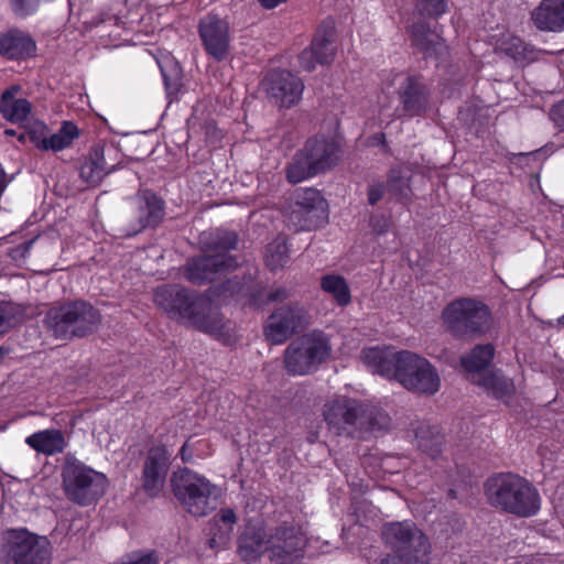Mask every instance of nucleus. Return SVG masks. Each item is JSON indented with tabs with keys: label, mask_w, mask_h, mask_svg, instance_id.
Wrapping results in <instances>:
<instances>
[{
	"label": "nucleus",
	"mask_w": 564,
	"mask_h": 564,
	"mask_svg": "<svg viewBox=\"0 0 564 564\" xmlns=\"http://www.w3.org/2000/svg\"><path fill=\"white\" fill-rule=\"evenodd\" d=\"M153 302L169 319L205 334L224 328L220 310L203 292L181 284H163L153 292Z\"/></svg>",
	"instance_id": "f257e3e1"
},
{
	"label": "nucleus",
	"mask_w": 564,
	"mask_h": 564,
	"mask_svg": "<svg viewBox=\"0 0 564 564\" xmlns=\"http://www.w3.org/2000/svg\"><path fill=\"white\" fill-rule=\"evenodd\" d=\"M362 360L373 373L395 379L410 391L432 395L440 389L437 371L426 358L415 352L369 347L364 349Z\"/></svg>",
	"instance_id": "f03ea898"
},
{
	"label": "nucleus",
	"mask_w": 564,
	"mask_h": 564,
	"mask_svg": "<svg viewBox=\"0 0 564 564\" xmlns=\"http://www.w3.org/2000/svg\"><path fill=\"white\" fill-rule=\"evenodd\" d=\"M485 492L491 506L516 514L529 518L540 510V495L525 478L500 473L489 477L485 484Z\"/></svg>",
	"instance_id": "7ed1b4c3"
},
{
	"label": "nucleus",
	"mask_w": 564,
	"mask_h": 564,
	"mask_svg": "<svg viewBox=\"0 0 564 564\" xmlns=\"http://www.w3.org/2000/svg\"><path fill=\"white\" fill-rule=\"evenodd\" d=\"M343 155V148L333 137L317 134L308 138L285 167L289 183L297 184L333 170Z\"/></svg>",
	"instance_id": "20e7f679"
},
{
	"label": "nucleus",
	"mask_w": 564,
	"mask_h": 564,
	"mask_svg": "<svg viewBox=\"0 0 564 564\" xmlns=\"http://www.w3.org/2000/svg\"><path fill=\"white\" fill-rule=\"evenodd\" d=\"M381 540L393 553L386 554L378 564H429V538L413 521L384 523L381 528Z\"/></svg>",
	"instance_id": "39448f33"
},
{
	"label": "nucleus",
	"mask_w": 564,
	"mask_h": 564,
	"mask_svg": "<svg viewBox=\"0 0 564 564\" xmlns=\"http://www.w3.org/2000/svg\"><path fill=\"white\" fill-rule=\"evenodd\" d=\"M446 330L457 339L481 337L491 329L492 314L489 306L475 297H458L442 312Z\"/></svg>",
	"instance_id": "423d86ee"
},
{
	"label": "nucleus",
	"mask_w": 564,
	"mask_h": 564,
	"mask_svg": "<svg viewBox=\"0 0 564 564\" xmlns=\"http://www.w3.org/2000/svg\"><path fill=\"white\" fill-rule=\"evenodd\" d=\"M101 321L100 312L89 302L78 300L51 308L44 319L54 337L72 339L91 334Z\"/></svg>",
	"instance_id": "0eeeda50"
},
{
	"label": "nucleus",
	"mask_w": 564,
	"mask_h": 564,
	"mask_svg": "<svg viewBox=\"0 0 564 564\" xmlns=\"http://www.w3.org/2000/svg\"><path fill=\"white\" fill-rule=\"evenodd\" d=\"M332 354L328 336L313 330L293 339L283 355V364L290 376H306L318 370Z\"/></svg>",
	"instance_id": "6e6552de"
},
{
	"label": "nucleus",
	"mask_w": 564,
	"mask_h": 564,
	"mask_svg": "<svg viewBox=\"0 0 564 564\" xmlns=\"http://www.w3.org/2000/svg\"><path fill=\"white\" fill-rule=\"evenodd\" d=\"M63 489L67 499L86 507L96 502L106 490L107 477L79 460L67 459L62 469Z\"/></svg>",
	"instance_id": "1a4fd4ad"
},
{
	"label": "nucleus",
	"mask_w": 564,
	"mask_h": 564,
	"mask_svg": "<svg viewBox=\"0 0 564 564\" xmlns=\"http://www.w3.org/2000/svg\"><path fill=\"white\" fill-rule=\"evenodd\" d=\"M171 487L175 498L188 513L202 517L208 512L209 499L216 486L205 476L183 467L173 473Z\"/></svg>",
	"instance_id": "9d476101"
},
{
	"label": "nucleus",
	"mask_w": 564,
	"mask_h": 564,
	"mask_svg": "<svg viewBox=\"0 0 564 564\" xmlns=\"http://www.w3.org/2000/svg\"><path fill=\"white\" fill-rule=\"evenodd\" d=\"M399 118L423 117L431 104L432 89L422 74H408L399 82L395 90Z\"/></svg>",
	"instance_id": "9b49d317"
},
{
	"label": "nucleus",
	"mask_w": 564,
	"mask_h": 564,
	"mask_svg": "<svg viewBox=\"0 0 564 564\" xmlns=\"http://www.w3.org/2000/svg\"><path fill=\"white\" fill-rule=\"evenodd\" d=\"M237 267V258H223L203 252L186 260L182 268V274L188 283L203 286L215 282Z\"/></svg>",
	"instance_id": "f8f14e48"
},
{
	"label": "nucleus",
	"mask_w": 564,
	"mask_h": 564,
	"mask_svg": "<svg viewBox=\"0 0 564 564\" xmlns=\"http://www.w3.org/2000/svg\"><path fill=\"white\" fill-rule=\"evenodd\" d=\"M268 99L280 108H291L302 99L304 84L286 69H270L261 80Z\"/></svg>",
	"instance_id": "ddd939ff"
},
{
	"label": "nucleus",
	"mask_w": 564,
	"mask_h": 564,
	"mask_svg": "<svg viewBox=\"0 0 564 564\" xmlns=\"http://www.w3.org/2000/svg\"><path fill=\"white\" fill-rule=\"evenodd\" d=\"M305 538L292 523L283 522L268 536L269 558L274 564H293L303 555Z\"/></svg>",
	"instance_id": "4468645a"
},
{
	"label": "nucleus",
	"mask_w": 564,
	"mask_h": 564,
	"mask_svg": "<svg viewBox=\"0 0 564 564\" xmlns=\"http://www.w3.org/2000/svg\"><path fill=\"white\" fill-rule=\"evenodd\" d=\"M305 311L299 303L275 308L263 327V335L271 345H282L303 328Z\"/></svg>",
	"instance_id": "2eb2a0df"
},
{
	"label": "nucleus",
	"mask_w": 564,
	"mask_h": 564,
	"mask_svg": "<svg viewBox=\"0 0 564 564\" xmlns=\"http://www.w3.org/2000/svg\"><path fill=\"white\" fill-rule=\"evenodd\" d=\"M166 215L165 200L153 189L141 188L134 196V220L127 236H135L145 229H155Z\"/></svg>",
	"instance_id": "dca6fc26"
},
{
	"label": "nucleus",
	"mask_w": 564,
	"mask_h": 564,
	"mask_svg": "<svg viewBox=\"0 0 564 564\" xmlns=\"http://www.w3.org/2000/svg\"><path fill=\"white\" fill-rule=\"evenodd\" d=\"M336 29L333 19H325L316 29L311 45L299 55L300 66L312 72L316 65H329L335 57Z\"/></svg>",
	"instance_id": "f3484780"
},
{
	"label": "nucleus",
	"mask_w": 564,
	"mask_h": 564,
	"mask_svg": "<svg viewBox=\"0 0 564 564\" xmlns=\"http://www.w3.org/2000/svg\"><path fill=\"white\" fill-rule=\"evenodd\" d=\"M323 415L328 429L336 435L352 436L364 415L362 402L340 397L325 404Z\"/></svg>",
	"instance_id": "a211bd4d"
},
{
	"label": "nucleus",
	"mask_w": 564,
	"mask_h": 564,
	"mask_svg": "<svg viewBox=\"0 0 564 564\" xmlns=\"http://www.w3.org/2000/svg\"><path fill=\"white\" fill-rule=\"evenodd\" d=\"M326 218V202L319 191L313 187L296 191V200L290 215V221L296 228L312 230Z\"/></svg>",
	"instance_id": "6ab92c4d"
},
{
	"label": "nucleus",
	"mask_w": 564,
	"mask_h": 564,
	"mask_svg": "<svg viewBox=\"0 0 564 564\" xmlns=\"http://www.w3.org/2000/svg\"><path fill=\"white\" fill-rule=\"evenodd\" d=\"M171 466V453L163 444L148 449L141 471V482L149 498H158L163 491Z\"/></svg>",
	"instance_id": "aec40b11"
},
{
	"label": "nucleus",
	"mask_w": 564,
	"mask_h": 564,
	"mask_svg": "<svg viewBox=\"0 0 564 564\" xmlns=\"http://www.w3.org/2000/svg\"><path fill=\"white\" fill-rule=\"evenodd\" d=\"M198 34L202 45L216 62L225 61L230 51L229 23L218 14L208 13L199 20Z\"/></svg>",
	"instance_id": "412c9836"
},
{
	"label": "nucleus",
	"mask_w": 564,
	"mask_h": 564,
	"mask_svg": "<svg viewBox=\"0 0 564 564\" xmlns=\"http://www.w3.org/2000/svg\"><path fill=\"white\" fill-rule=\"evenodd\" d=\"M1 564H35V535L26 529L7 530L1 538Z\"/></svg>",
	"instance_id": "4be33fe9"
},
{
	"label": "nucleus",
	"mask_w": 564,
	"mask_h": 564,
	"mask_svg": "<svg viewBox=\"0 0 564 564\" xmlns=\"http://www.w3.org/2000/svg\"><path fill=\"white\" fill-rule=\"evenodd\" d=\"M105 147L95 144L79 163V176L89 186H97L116 170V164H109L105 158Z\"/></svg>",
	"instance_id": "5701e85b"
},
{
	"label": "nucleus",
	"mask_w": 564,
	"mask_h": 564,
	"mask_svg": "<svg viewBox=\"0 0 564 564\" xmlns=\"http://www.w3.org/2000/svg\"><path fill=\"white\" fill-rule=\"evenodd\" d=\"M531 21L542 32L564 31V0H542L532 10Z\"/></svg>",
	"instance_id": "b1692460"
},
{
	"label": "nucleus",
	"mask_w": 564,
	"mask_h": 564,
	"mask_svg": "<svg viewBox=\"0 0 564 564\" xmlns=\"http://www.w3.org/2000/svg\"><path fill=\"white\" fill-rule=\"evenodd\" d=\"M497 50L522 66L536 62L542 53L534 45L513 34L502 35L497 42Z\"/></svg>",
	"instance_id": "393cba45"
},
{
	"label": "nucleus",
	"mask_w": 564,
	"mask_h": 564,
	"mask_svg": "<svg viewBox=\"0 0 564 564\" xmlns=\"http://www.w3.org/2000/svg\"><path fill=\"white\" fill-rule=\"evenodd\" d=\"M268 538L260 527L249 525L238 538L237 553L243 562L257 561L267 549Z\"/></svg>",
	"instance_id": "a878e982"
},
{
	"label": "nucleus",
	"mask_w": 564,
	"mask_h": 564,
	"mask_svg": "<svg viewBox=\"0 0 564 564\" xmlns=\"http://www.w3.org/2000/svg\"><path fill=\"white\" fill-rule=\"evenodd\" d=\"M239 245V236L234 230L217 229L200 238V250L212 256H221L223 258H237L230 254Z\"/></svg>",
	"instance_id": "bb28decb"
},
{
	"label": "nucleus",
	"mask_w": 564,
	"mask_h": 564,
	"mask_svg": "<svg viewBox=\"0 0 564 564\" xmlns=\"http://www.w3.org/2000/svg\"><path fill=\"white\" fill-rule=\"evenodd\" d=\"M32 46L31 35L19 29L0 33V54L8 58H24L30 55Z\"/></svg>",
	"instance_id": "cd10ccee"
},
{
	"label": "nucleus",
	"mask_w": 564,
	"mask_h": 564,
	"mask_svg": "<svg viewBox=\"0 0 564 564\" xmlns=\"http://www.w3.org/2000/svg\"><path fill=\"white\" fill-rule=\"evenodd\" d=\"M495 357V347L492 344H478L468 354L460 357L463 370L469 375L479 378L491 365Z\"/></svg>",
	"instance_id": "c85d7f7f"
},
{
	"label": "nucleus",
	"mask_w": 564,
	"mask_h": 564,
	"mask_svg": "<svg viewBox=\"0 0 564 564\" xmlns=\"http://www.w3.org/2000/svg\"><path fill=\"white\" fill-rule=\"evenodd\" d=\"M80 130L76 123L69 120L62 122L57 132L43 137L41 140L37 138V150L59 152L73 145L74 140L78 139Z\"/></svg>",
	"instance_id": "c756f323"
},
{
	"label": "nucleus",
	"mask_w": 564,
	"mask_h": 564,
	"mask_svg": "<svg viewBox=\"0 0 564 564\" xmlns=\"http://www.w3.org/2000/svg\"><path fill=\"white\" fill-rule=\"evenodd\" d=\"M19 88L12 86L2 93L0 99V113L4 119L13 123H21L26 120L32 105L24 98H15Z\"/></svg>",
	"instance_id": "7c9ffc66"
},
{
	"label": "nucleus",
	"mask_w": 564,
	"mask_h": 564,
	"mask_svg": "<svg viewBox=\"0 0 564 564\" xmlns=\"http://www.w3.org/2000/svg\"><path fill=\"white\" fill-rule=\"evenodd\" d=\"M412 46L421 52L425 58L436 53L440 37L434 34L424 21L414 22L408 30Z\"/></svg>",
	"instance_id": "2f4dec72"
},
{
	"label": "nucleus",
	"mask_w": 564,
	"mask_h": 564,
	"mask_svg": "<svg viewBox=\"0 0 564 564\" xmlns=\"http://www.w3.org/2000/svg\"><path fill=\"white\" fill-rule=\"evenodd\" d=\"M474 382L496 399L509 398L514 392L513 381L497 371H486L479 378H474Z\"/></svg>",
	"instance_id": "473e14b6"
},
{
	"label": "nucleus",
	"mask_w": 564,
	"mask_h": 564,
	"mask_svg": "<svg viewBox=\"0 0 564 564\" xmlns=\"http://www.w3.org/2000/svg\"><path fill=\"white\" fill-rule=\"evenodd\" d=\"M321 289L333 296L339 306H347L351 302L350 289L344 276L326 274L321 279Z\"/></svg>",
	"instance_id": "72a5a7b5"
},
{
	"label": "nucleus",
	"mask_w": 564,
	"mask_h": 564,
	"mask_svg": "<svg viewBox=\"0 0 564 564\" xmlns=\"http://www.w3.org/2000/svg\"><path fill=\"white\" fill-rule=\"evenodd\" d=\"M290 259V249L284 239H275L265 248L264 263L271 271L275 272L285 267Z\"/></svg>",
	"instance_id": "f704fd0d"
},
{
	"label": "nucleus",
	"mask_w": 564,
	"mask_h": 564,
	"mask_svg": "<svg viewBox=\"0 0 564 564\" xmlns=\"http://www.w3.org/2000/svg\"><path fill=\"white\" fill-rule=\"evenodd\" d=\"M364 415L360 420L359 431H381L390 425L389 415L382 410L362 403Z\"/></svg>",
	"instance_id": "c9c22d12"
},
{
	"label": "nucleus",
	"mask_w": 564,
	"mask_h": 564,
	"mask_svg": "<svg viewBox=\"0 0 564 564\" xmlns=\"http://www.w3.org/2000/svg\"><path fill=\"white\" fill-rule=\"evenodd\" d=\"M65 446V438L59 430H45L37 432V453L53 455L62 453Z\"/></svg>",
	"instance_id": "e433bc0d"
},
{
	"label": "nucleus",
	"mask_w": 564,
	"mask_h": 564,
	"mask_svg": "<svg viewBox=\"0 0 564 564\" xmlns=\"http://www.w3.org/2000/svg\"><path fill=\"white\" fill-rule=\"evenodd\" d=\"M387 191L394 197V199L408 206L412 202V189L406 178L400 174L391 172L387 181Z\"/></svg>",
	"instance_id": "4c0bfd02"
},
{
	"label": "nucleus",
	"mask_w": 564,
	"mask_h": 564,
	"mask_svg": "<svg viewBox=\"0 0 564 564\" xmlns=\"http://www.w3.org/2000/svg\"><path fill=\"white\" fill-rule=\"evenodd\" d=\"M24 310L13 303H0V337L23 321Z\"/></svg>",
	"instance_id": "58836bf2"
},
{
	"label": "nucleus",
	"mask_w": 564,
	"mask_h": 564,
	"mask_svg": "<svg viewBox=\"0 0 564 564\" xmlns=\"http://www.w3.org/2000/svg\"><path fill=\"white\" fill-rule=\"evenodd\" d=\"M448 0H421L419 10L422 15L438 19L447 12Z\"/></svg>",
	"instance_id": "ea45409f"
},
{
	"label": "nucleus",
	"mask_w": 564,
	"mask_h": 564,
	"mask_svg": "<svg viewBox=\"0 0 564 564\" xmlns=\"http://www.w3.org/2000/svg\"><path fill=\"white\" fill-rule=\"evenodd\" d=\"M214 522V525L221 524L226 527V531L223 532V539L227 538L228 533H232L234 528L237 523V516L231 508H221L210 520Z\"/></svg>",
	"instance_id": "a19ab883"
},
{
	"label": "nucleus",
	"mask_w": 564,
	"mask_h": 564,
	"mask_svg": "<svg viewBox=\"0 0 564 564\" xmlns=\"http://www.w3.org/2000/svg\"><path fill=\"white\" fill-rule=\"evenodd\" d=\"M249 283H254V279L251 275H243L242 278L234 276L225 281L221 288L231 295L245 296Z\"/></svg>",
	"instance_id": "79ce46f5"
},
{
	"label": "nucleus",
	"mask_w": 564,
	"mask_h": 564,
	"mask_svg": "<svg viewBox=\"0 0 564 564\" xmlns=\"http://www.w3.org/2000/svg\"><path fill=\"white\" fill-rule=\"evenodd\" d=\"M226 527H223L221 524H219V527L217 525H214V522L213 521H209V524H208V545L210 549H214V550H221V549H225L230 539H231V534L232 533H228L227 538L223 539V532L226 531L225 529Z\"/></svg>",
	"instance_id": "37998d69"
},
{
	"label": "nucleus",
	"mask_w": 564,
	"mask_h": 564,
	"mask_svg": "<svg viewBox=\"0 0 564 564\" xmlns=\"http://www.w3.org/2000/svg\"><path fill=\"white\" fill-rule=\"evenodd\" d=\"M245 296L247 297L246 304L251 308L259 310L268 304L262 285H248Z\"/></svg>",
	"instance_id": "c03bdc74"
},
{
	"label": "nucleus",
	"mask_w": 564,
	"mask_h": 564,
	"mask_svg": "<svg viewBox=\"0 0 564 564\" xmlns=\"http://www.w3.org/2000/svg\"><path fill=\"white\" fill-rule=\"evenodd\" d=\"M161 74L163 77L165 90L169 96L177 95L181 90L182 83L180 72L177 69L173 70V74H167L163 67H161Z\"/></svg>",
	"instance_id": "a18cd8bd"
},
{
	"label": "nucleus",
	"mask_w": 564,
	"mask_h": 564,
	"mask_svg": "<svg viewBox=\"0 0 564 564\" xmlns=\"http://www.w3.org/2000/svg\"><path fill=\"white\" fill-rule=\"evenodd\" d=\"M416 437L419 438V447L427 453L432 457H436L442 452V440L441 437H434L431 441V444H427L423 436H421V432L416 433Z\"/></svg>",
	"instance_id": "49530a36"
},
{
	"label": "nucleus",
	"mask_w": 564,
	"mask_h": 564,
	"mask_svg": "<svg viewBox=\"0 0 564 564\" xmlns=\"http://www.w3.org/2000/svg\"><path fill=\"white\" fill-rule=\"evenodd\" d=\"M34 0H9L13 13L19 18H25L33 11Z\"/></svg>",
	"instance_id": "de8ad7c7"
},
{
	"label": "nucleus",
	"mask_w": 564,
	"mask_h": 564,
	"mask_svg": "<svg viewBox=\"0 0 564 564\" xmlns=\"http://www.w3.org/2000/svg\"><path fill=\"white\" fill-rule=\"evenodd\" d=\"M550 119L554 123V127L562 133H564V100L552 106L550 110Z\"/></svg>",
	"instance_id": "09e8293b"
},
{
	"label": "nucleus",
	"mask_w": 564,
	"mask_h": 564,
	"mask_svg": "<svg viewBox=\"0 0 564 564\" xmlns=\"http://www.w3.org/2000/svg\"><path fill=\"white\" fill-rule=\"evenodd\" d=\"M96 26L106 29L107 26L122 28L123 21L120 17L108 12H101L96 21Z\"/></svg>",
	"instance_id": "8fccbe9b"
},
{
	"label": "nucleus",
	"mask_w": 564,
	"mask_h": 564,
	"mask_svg": "<svg viewBox=\"0 0 564 564\" xmlns=\"http://www.w3.org/2000/svg\"><path fill=\"white\" fill-rule=\"evenodd\" d=\"M37 564H50L51 555L48 551L50 541L46 536L37 534Z\"/></svg>",
	"instance_id": "3c124183"
},
{
	"label": "nucleus",
	"mask_w": 564,
	"mask_h": 564,
	"mask_svg": "<svg viewBox=\"0 0 564 564\" xmlns=\"http://www.w3.org/2000/svg\"><path fill=\"white\" fill-rule=\"evenodd\" d=\"M386 185L383 183L372 184L368 187V202L376 205L384 195Z\"/></svg>",
	"instance_id": "603ef678"
},
{
	"label": "nucleus",
	"mask_w": 564,
	"mask_h": 564,
	"mask_svg": "<svg viewBox=\"0 0 564 564\" xmlns=\"http://www.w3.org/2000/svg\"><path fill=\"white\" fill-rule=\"evenodd\" d=\"M290 297V291L284 286H279L267 294V302H283L284 300Z\"/></svg>",
	"instance_id": "864d4df0"
},
{
	"label": "nucleus",
	"mask_w": 564,
	"mask_h": 564,
	"mask_svg": "<svg viewBox=\"0 0 564 564\" xmlns=\"http://www.w3.org/2000/svg\"><path fill=\"white\" fill-rule=\"evenodd\" d=\"M371 227L373 231L377 232L378 235L384 234L386 231H388V228L390 227V219L387 217L372 219Z\"/></svg>",
	"instance_id": "5fc2aeb1"
},
{
	"label": "nucleus",
	"mask_w": 564,
	"mask_h": 564,
	"mask_svg": "<svg viewBox=\"0 0 564 564\" xmlns=\"http://www.w3.org/2000/svg\"><path fill=\"white\" fill-rule=\"evenodd\" d=\"M178 456L183 463H189L193 459V452L187 442H185L180 448Z\"/></svg>",
	"instance_id": "6e6d98bb"
},
{
	"label": "nucleus",
	"mask_w": 564,
	"mask_h": 564,
	"mask_svg": "<svg viewBox=\"0 0 564 564\" xmlns=\"http://www.w3.org/2000/svg\"><path fill=\"white\" fill-rule=\"evenodd\" d=\"M286 0H259L261 6L265 9H274L279 4L285 2Z\"/></svg>",
	"instance_id": "4d7b16f0"
},
{
	"label": "nucleus",
	"mask_w": 564,
	"mask_h": 564,
	"mask_svg": "<svg viewBox=\"0 0 564 564\" xmlns=\"http://www.w3.org/2000/svg\"><path fill=\"white\" fill-rule=\"evenodd\" d=\"M25 442H26V444H28L30 447H32V448H34V449H35V433H34V434H32V435H30V436H28V437H26V440H25Z\"/></svg>",
	"instance_id": "13d9d810"
},
{
	"label": "nucleus",
	"mask_w": 564,
	"mask_h": 564,
	"mask_svg": "<svg viewBox=\"0 0 564 564\" xmlns=\"http://www.w3.org/2000/svg\"><path fill=\"white\" fill-rule=\"evenodd\" d=\"M32 243H33V239L29 240L28 242H25L23 245V251L21 253L22 256H24L25 252H29L31 250Z\"/></svg>",
	"instance_id": "bf43d9fd"
},
{
	"label": "nucleus",
	"mask_w": 564,
	"mask_h": 564,
	"mask_svg": "<svg viewBox=\"0 0 564 564\" xmlns=\"http://www.w3.org/2000/svg\"><path fill=\"white\" fill-rule=\"evenodd\" d=\"M4 133H6L7 135H15V134H17V131H15V130H13V129H6V130H4Z\"/></svg>",
	"instance_id": "052dcab7"
},
{
	"label": "nucleus",
	"mask_w": 564,
	"mask_h": 564,
	"mask_svg": "<svg viewBox=\"0 0 564 564\" xmlns=\"http://www.w3.org/2000/svg\"><path fill=\"white\" fill-rule=\"evenodd\" d=\"M28 135H29V139H30L31 141H35V131H32V130H31V131H29V132H28Z\"/></svg>",
	"instance_id": "680f3d73"
},
{
	"label": "nucleus",
	"mask_w": 564,
	"mask_h": 564,
	"mask_svg": "<svg viewBox=\"0 0 564 564\" xmlns=\"http://www.w3.org/2000/svg\"><path fill=\"white\" fill-rule=\"evenodd\" d=\"M8 354V349L4 348V347H0V358H2L3 356H6Z\"/></svg>",
	"instance_id": "e2e57ef3"
},
{
	"label": "nucleus",
	"mask_w": 564,
	"mask_h": 564,
	"mask_svg": "<svg viewBox=\"0 0 564 564\" xmlns=\"http://www.w3.org/2000/svg\"><path fill=\"white\" fill-rule=\"evenodd\" d=\"M448 496H449L451 498H453V499H454V498H456V492H455V490H454V489H449V491H448Z\"/></svg>",
	"instance_id": "0e129e2a"
},
{
	"label": "nucleus",
	"mask_w": 564,
	"mask_h": 564,
	"mask_svg": "<svg viewBox=\"0 0 564 564\" xmlns=\"http://www.w3.org/2000/svg\"><path fill=\"white\" fill-rule=\"evenodd\" d=\"M558 324L564 327V314L558 318Z\"/></svg>",
	"instance_id": "69168bd1"
},
{
	"label": "nucleus",
	"mask_w": 564,
	"mask_h": 564,
	"mask_svg": "<svg viewBox=\"0 0 564 564\" xmlns=\"http://www.w3.org/2000/svg\"><path fill=\"white\" fill-rule=\"evenodd\" d=\"M68 6L70 10H73V7L75 6V0H68Z\"/></svg>",
	"instance_id": "338daca9"
},
{
	"label": "nucleus",
	"mask_w": 564,
	"mask_h": 564,
	"mask_svg": "<svg viewBox=\"0 0 564 564\" xmlns=\"http://www.w3.org/2000/svg\"><path fill=\"white\" fill-rule=\"evenodd\" d=\"M379 137H380V139L382 140V142H384V139H386L384 133H380V134H379Z\"/></svg>",
	"instance_id": "774afa93"
}]
</instances>
